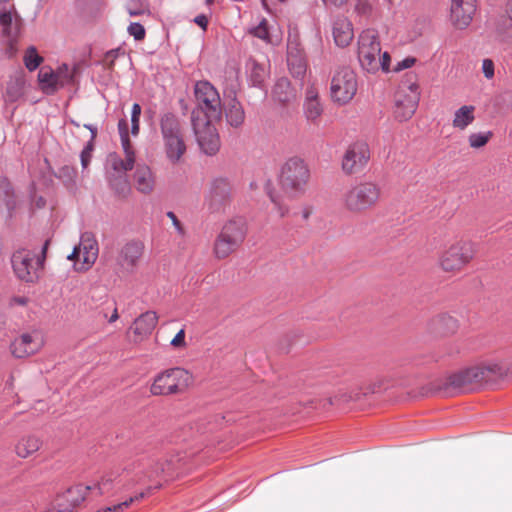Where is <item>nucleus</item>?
Segmentation results:
<instances>
[{
    "instance_id": "09e8293b",
    "label": "nucleus",
    "mask_w": 512,
    "mask_h": 512,
    "mask_svg": "<svg viewBox=\"0 0 512 512\" xmlns=\"http://www.w3.org/2000/svg\"><path fill=\"white\" fill-rule=\"evenodd\" d=\"M166 215L171 220V222H172L175 230L177 231V233L179 235L183 236L185 234V229H184L182 223L180 222V220L175 215V213L172 212V211H169V212H167Z\"/></svg>"
},
{
    "instance_id": "9d476101",
    "label": "nucleus",
    "mask_w": 512,
    "mask_h": 512,
    "mask_svg": "<svg viewBox=\"0 0 512 512\" xmlns=\"http://www.w3.org/2000/svg\"><path fill=\"white\" fill-rule=\"evenodd\" d=\"M358 81L356 73L349 67L337 69L331 78L330 95L334 103L346 105L357 93Z\"/></svg>"
},
{
    "instance_id": "a211bd4d",
    "label": "nucleus",
    "mask_w": 512,
    "mask_h": 512,
    "mask_svg": "<svg viewBox=\"0 0 512 512\" xmlns=\"http://www.w3.org/2000/svg\"><path fill=\"white\" fill-rule=\"evenodd\" d=\"M90 490H92L91 486H85L83 484L75 485L55 498L54 508L58 512H73V510L85 500Z\"/></svg>"
},
{
    "instance_id": "39448f33",
    "label": "nucleus",
    "mask_w": 512,
    "mask_h": 512,
    "mask_svg": "<svg viewBox=\"0 0 512 512\" xmlns=\"http://www.w3.org/2000/svg\"><path fill=\"white\" fill-rule=\"evenodd\" d=\"M194 383L193 374L183 367L161 371L153 378L150 393L154 396H171L184 393Z\"/></svg>"
},
{
    "instance_id": "f3484780",
    "label": "nucleus",
    "mask_w": 512,
    "mask_h": 512,
    "mask_svg": "<svg viewBox=\"0 0 512 512\" xmlns=\"http://www.w3.org/2000/svg\"><path fill=\"white\" fill-rule=\"evenodd\" d=\"M370 159V150L367 143L357 141L351 144L342 158V170L347 175L360 172Z\"/></svg>"
},
{
    "instance_id": "a19ab883",
    "label": "nucleus",
    "mask_w": 512,
    "mask_h": 512,
    "mask_svg": "<svg viewBox=\"0 0 512 512\" xmlns=\"http://www.w3.org/2000/svg\"><path fill=\"white\" fill-rule=\"evenodd\" d=\"M141 115V106L138 103L133 104L131 113V133L136 136L139 133V123Z\"/></svg>"
},
{
    "instance_id": "c03bdc74",
    "label": "nucleus",
    "mask_w": 512,
    "mask_h": 512,
    "mask_svg": "<svg viewBox=\"0 0 512 512\" xmlns=\"http://www.w3.org/2000/svg\"><path fill=\"white\" fill-rule=\"evenodd\" d=\"M128 32L132 35L136 40H142L145 37V29L139 23H131L128 26Z\"/></svg>"
},
{
    "instance_id": "4468645a",
    "label": "nucleus",
    "mask_w": 512,
    "mask_h": 512,
    "mask_svg": "<svg viewBox=\"0 0 512 512\" xmlns=\"http://www.w3.org/2000/svg\"><path fill=\"white\" fill-rule=\"evenodd\" d=\"M45 345V338L40 330L33 329L22 332L10 343L13 357L25 359L38 354Z\"/></svg>"
},
{
    "instance_id": "0eeeda50",
    "label": "nucleus",
    "mask_w": 512,
    "mask_h": 512,
    "mask_svg": "<svg viewBox=\"0 0 512 512\" xmlns=\"http://www.w3.org/2000/svg\"><path fill=\"white\" fill-rule=\"evenodd\" d=\"M310 180V169L304 159L290 157L281 168L280 186L290 197H298L305 193Z\"/></svg>"
},
{
    "instance_id": "423d86ee",
    "label": "nucleus",
    "mask_w": 512,
    "mask_h": 512,
    "mask_svg": "<svg viewBox=\"0 0 512 512\" xmlns=\"http://www.w3.org/2000/svg\"><path fill=\"white\" fill-rule=\"evenodd\" d=\"M160 131L167 159L172 164L181 162L187 146L179 119L172 113L164 114L160 119Z\"/></svg>"
},
{
    "instance_id": "412c9836",
    "label": "nucleus",
    "mask_w": 512,
    "mask_h": 512,
    "mask_svg": "<svg viewBox=\"0 0 512 512\" xmlns=\"http://www.w3.org/2000/svg\"><path fill=\"white\" fill-rule=\"evenodd\" d=\"M158 323V316L154 311H146L138 316L132 323L129 331L132 333V341L140 343L145 340L155 329Z\"/></svg>"
},
{
    "instance_id": "864d4df0",
    "label": "nucleus",
    "mask_w": 512,
    "mask_h": 512,
    "mask_svg": "<svg viewBox=\"0 0 512 512\" xmlns=\"http://www.w3.org/2000/svg\"><path fill=\"white\" fill-rule=\"evenodd\" d=\"M194 22L203 30L207 29L208 19L205 15H198L197 17H195Z\"/></svg>"
},
{
    "instance_id": "2f4dec72",
    "label": "nucleus",
    "mask_w": 512,
    "mask_h": 512,
    "mask_svg": "<svg viewBox=\"0 0 512 512\" xmlns=\"http://www.w3.org/2000/svg\"><path fill=\"white\" fill-rule=\"evenodd\" d=\"M0 24L2 26L3 35L10 41L15 40L20 27L18 17L13 18L11 12H3L0 14Z\"/></svg>"
},
{
    "instance_id": "f704fd0d",
    "label": "nucleus",
    "mask_w": 512,
    "mask_h": 512,
    "mask_svg": "<svg viewBox=\"0 0 512 512\" xmlns=\"http://www.w3.org/2000/svg\"><path fill=\"white\" fill-rule=\"evenodd\" d=\"M23 61L29 71L36 70L43 62V57L40 56L34 46H30L24 53Z\"/></svg>"
},
{
    "instance_id": "7ed1b4c3",
    "label": "nucleus",
    "mask_w": 512,
    "mask_h": 512,
    "mask_svg": "<svg viewBox=\"0 0 512 512\" xmlns=\"http://www.w3.org/2000/svg\"><path fill=\"white\" fill-rule=\"evenodd\" d=\"M358 59L361 67L368 73L375 74L378 71L388 72L390 55L381 51V45L377 31L364 30L358 39Z\"/></svg>"
},
{
    "instance_id": "13d9d810",
    "label": "nucleus",
    "mask_w": 512,
    "mask_h": 512,
    "mask_svg": "<svg viewBox=\"0 0 512 512\" xmlns=\"http://www.w3.org/2000/svg\"><path fill=\"white\" fill-rule=\"evenodd\" d=\"M505 12L508 16V18L511 20L512 22V0H508L507 3H506V9H505Z\"/></svg>"
},
{
    "instance_id": "6e6552de",
    "label": "nucleus",
    "mask_w": 512,
    "mask_h": 512,
    "mask_svg": "<svg viewBox=\"0 0 512 512\" xmlns=\"http://www.w3.org/2000/svg\"><path fill=\"white\" fill-rule=\"evenodd\" d=\"M476 252L474 242L457 239L441 251L438 257V265L446 273H459L474 259Z\"/></svg>"
},
{
    "instance_id": "3c124183",
    "label": "nucleus",
    "mask_w": 512,
    "mask_h": 512,
    "mask_svg": "<svg viewBox=\"0 0 512 512\" xmlns=\"http://www.w3.org/2000/svg\"><path fill=\"white\" fill-rule=\"evenodd\" d=\"M110 483H111V478H106V477H103L102 480L96 484H94L92 487V490L93 489H97L98 490V494H104L105 492H107L109 489H110Z\"/></svg>"
},
{
    "instance_id": "49530a36",
    "label": "nucleus",
    "mask_w": 512,
    "mask_h": 512,
    "mask_svg": "<svg viewBox=\"0 0 512 512\" xmlns=\"http://www.w3.org/2000/svg\"><path fill=\"white\" fill-rule=\"evenodd\" d=\"M482 72L486 79L490 80L494 77V63L491 59H484L482 62Z\"/></svg>"
},
{
    "instance_id": "a18cd8bd",
    "label": "nucleus",
    "mask_w": 512,
    "mask_h": 512,
    "mask_svg": "<svg viewBox=\"0 0 512 512\" xmlns=\"http://www.w3.org/2000/svg\"><path fill=\"white\" fill-rule=\"evenodd\" d=\"M170 344L174 348H185L187 346V343L185 340V330L184 329L179 330L178 333L171 340Z\"/></svg>"
},
{
    "instance_id": "7c9ffc66",
    "label": "nucleus",
    "mask_w": 512,
    "mask_h": 512,
    "mask_svg": "<svg viewBox=\"0 0 512 512\" xmlns=\"http://www.w3.org/2000/svg\"><path fill=\"white\" fill-rule=\"evenodd\" d=\"M38 81L41 90L46 94H53L62 88L57 75L51 68H42L38 73Z\"/></svg>"
},
{
    "instance_id": "bf43d9fd",
    "label": "nucleus",
    "mask_w": 512,
    "mask_h": 512,
    "mask_svg": "<svg viewBox=\"0 0 512 512\" xmlns=\"http://www.w3.org/2000/svg\"><path fill=\"white\" fill-rule=\"evenodd\" d=\"M279 210H280V215L281 216H284L287 213V209L286 208L280 207Z\"/></svg>"
},
{
    "instance_id": "ea45409f",
    "label": "nucleus",
    "mask_w": 512,
    "mask_h": 512,
    "mask_svg": "<svg viewBox=\"0 0 512 512\" xmlns=\"http://www.w3.org/2000/svg\"><path fill=\"white\" fill-rule=\"evenodd\" d=\"M55 72L62 87L73 81L75 69L70 70L66 64L60 66Z\"/></svg>"
},
{
    "instance_id": "c85d7f7f",
    "label": "nucleus",
    "mask_w": 512,
    "mask_h": 512,
    "mask_svg": "<svg viewBox=\"0 0 512 512\" xmlns=\"http://www.w3.org/2000/svg\"><path fill=\"white\" fill-rule=\"evenodd\" d=\"M221 232L227 234L238 245H241L246 236V223L242 218L231 219L224 224Z\"/></svg>"
},
{
    "instance_id": "393cba45",
    "label": "nucleus",
    "mask_w": 512,
    "mask_h": 512,
    "mask_svg": "<svg viewBox=\"0 0 512 512\" xmlns=\"http://www.w3.org/2000/svg\"><path fill=\"white\" fill-rule=\"evenodd\" d=\"M287 63L291 74L296 78H301L306 72V61L301 50L297 45L288 46Z\"/></svg>"
},
{
    "instance_id": "f8f14e48",
    "label": "nucleus",
    "mask_w": 512,
    "mask_h": 512,
    "mask_svg": "<svg viewBox=\"0 0 512 512\" xmlns=\"http://www.w3.org/2000/svg\"><path fill=\"white\" fill-rule=\"evenodd\" d=\"M217 120L192 117V127L200 149L207 155H215L220 149V138L214 126Z\"/></svg>"
},
{
    "instance_id": "6e6d98bb",
    "label": "nucleus",
    "mask_w": 512,
    "mask_h": 512,
    "mask_svg": "<svg viewBox=\"0 0 512 512\" xmlns=\"http://www.w3.org/2000/svg\"><path fill=\"white\" fill-rule=\"evenodd\" d=\"M12 302L16 305L25 306L28 303V299L26 297H14Z\"/></svg>"
},
{
    "instance_id": "9b49d317",
    "label": "nucleus",
    "mask_w": 512,
    "mask_h": 512,
    "mask_svg": "<svg viewBox=\"0 0 512 512\" xmlns=\"http://www.w3.org/2000/svg\"><path fill=\"white\" fill-rule=\"evenodd\" d=\"M48 246L46 241L42 250V259H35L32 251L21 249L13 253L11 264L13 271L18 279L26 283H33L38 279V270L45 259V253Z\"/></svg>"
},
{
    "instance_id": "cd10ccee",
    "label": "nucleus",
    "mask_w": 512,
    "mask_h": 512,
    "mask_svg": "<svg viewBox=\"0 0 512 512\" xmlns=\"http://www.w3.org/2000/svg\"><path fill=\"white\" fill-rule=\"evenodd\" d=\"M42 441L35 435H26L19 439L15 445V453L18 457L26 459L40 450Z\"/></svg>"
},
{
    "instance_id": "f03ea898",
    "label": "nucleus",
    "mask_w": 512,
    "mask_h": 512,
    "mask_svg": "<svg viewBox=\"0 0 512 512\" xmlns=\"http://www.w3.org/2000/svg\"><path fill=\"white\" fill-rule=\"evenodd\" d=\"M118 130L125 157L121 158L119 155L113 153L108 156L107 163L114 172L119 174L114 179H110L111 186L118 195L126 196L130 192V186L125 172L133 168L135 163V153L129 139L128 124L126 120L122 119L119 121Z\"/></svg>"
},
{
    "instance_id": "a878e982",
    "label": "nucleus",
    "mask_w": 512,
    "mask_h": 512,
    "mask_svg": "<svg viewBox=\"0 0 512 512\" xmlns=\"http://www.w3.org/2000/svg\"><path fill=\"white\" fill-rule=\"evenodd\" d=\"M353 28L351 23L345 19H337L333 26V37L335 43L340 47H346L353 39Z\"/></svg>"
},
{
    "instance_id": "680f3d73",
    "label": "nucleus",
    "mask_w": 512,
    "mask_h": 512,
    "mask_svg": "<svg viewBox=\"0 0 512 512\" xmlns=\"http://www.w3.org/2000/svg\"><path fill=\"white\" fill-rule=\"evenodd\" d=\"M37 205H38L39 207H41V206H43V205H44V202H43L42 200H40V201L37 203Z\"/></svg>"
},
{
    "instance_id": "e2e57ef3",
    "label": "nucleus",
    "mask_w": 512,
    "mask_h": 512,
    "mask_svg": "<svg viewBox=\"0 0 512 512\" xmlns=\"http://www.w3.org/2000/svg\"><path fill=\"white\" fill-rule=\"evenodd\" d=\"M214 0H206L207 4H211Z\"/></svg>"
},
{
    "instance_id": "6ab92c4d",
    "label": "nucleus",
    "mask_w": 512,
    "mask_h": 512,
    "mask_svg": "<svg viewBox=\"0 0 512 512\" xmlns=\"http://www.w3.org/2000/svg\"><path fill=\"white\" fill-rule=\"evenodd\" d=\"M476 11V0H451L450 20L458 29L466 28Z\"/></svg>"
},
{
    "instance_id": "e433bc0d",
    "label": "nucleus",
    "mask_w": 512,
    "mask_h": 512,
    "mask_svg": "<svg viewBox=\"0 0 512 512\" xmlns=\"http://www.w3.org/2000/svg\"><path fill=\"white\" fill-rule=\"evenodd\" d=\"M25 80L22 77L11 81L7 87V97L11 101L17 100L24 93Z\"/></svg>"
},
{
    "instance_id": "4c0bfd02",
    "label": "nucleus",
    "mask_w": 512,
    "mask_h": 512,
    "mask_svg": "<svg viewBox=\"0 0 512 512\" xmlns=\"http://www.w3.org/2000/svg\"><path fill=\"white\" fill-rule=\"evenodd\" d=\"M249 67H250V76H251V79L254 82V84H256V85L261 84L266 77L265 67L255 61H250Z\"/></svg>"
},
{
    "instance_id": "4be33fe9",
    "label": "nucleus",
    "mask_w": 512,
    "mask_h": 512,
    "mask_svg": "<svg viewBox=\"0 0 512 512\" xmlns=\"http://www.w3.org/2000/svg\"><path fill=\"white\" fill-rule=\"evenodd\" d=\"M133 185L138 192L149 195L156 186V177L152 169L146 164H138L133 174Z\"/></svg>"
},
{
    "instance_id": "603ef678",
    "label": "nucleus",
    "mask_w": 512,
    "mask_h": 512,
    "mask_svg": "<svg viewBox=\"0 0 512 512\" xmlns=\"http://www.w3.org/2000/svg\"><path fill=\"white\" fill-rule=\"evenodd\" d=\"M416 62V59L413 57H407L403 59L402 61L398 62L396 67L394 68L395 71H401L403 69H407L412 67Z\"/></svg>"
},
{
    "instance_id": "dca6fc26",
    "label": "nucleus",
    "mask_w": 512,
    "mask_h": 512,
    "mask_svg": "<svg viewBox=\"0 0 512 512\" xmlns=\"http://www.w3.org/2000/svg\"><path fill=\"white\" fill-rule=\"evenodd\" d=\"M497 366H473L456 373L448 378V383L453 388L469 389L474 384H479L489 377V374L496 372Z\"/></svg>"
},
{
    "instance_id": "de8ad7c7",
    "label": "nucleus",
    "mask_w": 512,
    "mask_h": 512,
    "mask_svg": "<svg viewBox=\"0 0 512 512\" xmlns=\"http://www.w3.org/2000/svg\"><path fill=\"white\" fill-rule=\"evenodd\" d=\"M119 52H120V50H119V49H115V50H110L109 52H107V53L105 54V57H104L103 62H104V65H105L108 69H110V70H112V69H113V67H114V61H115V59L118 57Z\"/></svg>"
},
{
    "instance_id": "72a5a7b5",
    "label": "nucleus",
    "mask_w": 512,
    "mask_h": 512,
    "mask_svg": "<svg viewBox=\"0 0 512 512\" xmlns=\"http://www.w3.org/2000/svg\"><path fill=\"white\" fill-rule=\"evenodd\" d=\"M160 486L156 487H148L145 491L130 497L129 499L125 500L124 502H121L119 504L113 505L111 507H106V512H124L126 509H128L133 503L140 502L145 497L151 495L155 489H159Z\"/></svg>"
},
{
    "instance_id": "69168bd1",
    "label": "nucleus",
    "mask_w": 512,
    "mask_h": 512,
    "mask_svg": "<svg viewBox=\"0 0 512 512\" xmlns=\"http://www.w3.org/2000/svg\"><path fill=\"white\" fill-rule=\"evenodd\" d=\"M9 0H0V2H8Z\"/></svg>"
},
{
    "instance_id": "b1692460",
    "label": "nucleus",
    "mask_w": 512,
    "mask_h": 512,
    "mask_svg": "<svg viewBox=\"0 0 512 512\" xmlns=\"http://www.w3.org/2000/svg\"><path fill=\"white\" fill-rule=\"evenodd\" d=\"M304 113L306 118L313 123H315L323 113V107L319 100L318 91L313 87L306 91Z\"/></svg>"
},
{
    "instance_id": "8fccbe9b",
    "label": "nucleus",
    "mask_w": 512,
    "mask_h": 512,
    "mask_svg": "<svg viewBox=\"0 0 512 512\" xmlns=\"http://www.w3.org/2000/svg\"><path fill=\"white\" fill-rule=\"evenodd\" d=\"M284 88H289V82L286 79H281L277 82L274 88V93L278 95L280 101L285 102L289 99V96L286 94L281 96L279 90H283Z\"/></svg>"
},
{
    "instance_id": "ddd939ff",
    "label": "nucleus",
    "mask_w": 512,
    "mask_h": 512,
    "mask_svg": "<svg viewBox=\"0 0 512 512\" xmlns=\"http://www.w3.org/2000/svg\"><path fill=\"white\" fill-rule=\"evenodd\" d=\"M98 243L90 233L82 234L80 242L74 247L67 258L74 262V269L78 272L88 271L98 257Z\"/></svg>"
},
{
    "instance_id": "79ce46f5",
    "label": "nucleus",
    "mask_w": 512,
    "mask_h": 512,
    "mask_svg": "<svg viewBox=\"0 0 512 512\" xmlns=\"http://www.w3.org/2000/svg\"><path fill=\"white\" fill-rule=\"evenodd\" d=\"M128 13L132 16L144 14L147 11V6L141 1L130 0L127 3Z\"/></svg>"
},
{
    "instance_id": "2eb2a0df",
    "label": "nucleus",
    "mask_w": 512,
    "mask_h": 512,
    "mask_svg": "<svg viewBox=\"0 0 512 512\" xmlns=\"http://www.w3.org/2000/svg\"><path fill=\"white\" fill-rule=\"evenodd\" d=\"M144 243L131 240L122 245L116 256V270L122 275L133 274L144 254Z\"/></svg>"
},
{
    "instance_id": "1a4fd4ad",
    "label": "nucleus",
    "mask_w": 512,
    "mask_h": 512,
    "mask_svg": "<svg viewBox=\"0 0 512 512\" xmlns=\"http://www.w3.org/2000/svg\"><path fill=\"white\" fill-rule=\"evenodd\" d=\"M194 93L197 107L193 110L192 117L220 120L222 105L216 88L207 81H199L195 85Z\"/></svg>"
},
{
    "instance_id": "58836bf2",
    "label": "nucleus",
    "mask_w": 512,
    "mask_h": 512,
    "mask_svg": "<svg viewBox=\"0 0 512 512\" xmlns=\"http://www.w3.org/2000/svg\"><path fill=\"white\" fill-rule=\"evenodd\" d=\"M85 127H87L91 131V138H90V141L88 142V144L86 145V147L81 152V164H82L83 168H86L90 163L91 153L93 150L92 142L95 139L96 133H97V130L95 128H92L91 126H87V125H85Z\"/></svg>"
},
{
    "instance_id": "37998d69",
    "label": "nucleus",
    "mask_w": 512,
    "mask_h": 512,
    "mask_svg": "<svg viewBox=\"0 0 512 512\" xmlns=\"http://www.w3.org/2000/svg\"><path fill=\"white\" fill-rule=\"evenodd\" d=\"M254 36L269 41V32L266 20H262L257 27H255L252 31Z\"/></svg>"
},
{
    "instance_id": "f257e3e1",
    "label": "nucleus",
    "mask_w": 512,
    "mask_h": 512,
    "mask_svg": "<svg viewBox=\"0 0 512 512\" xmlns=\"http://www.w3.org/2000/svg\"><path fill=\"white\" fill-rule=\"evenodd\" d=\"M381 187L372 181H362L348 187L341 195L340 203L352 216H363L373 210L381 200Z\"/></svg>"
},
{
    "instance_id": "c9c22d12",
    "label": "nucleus",
    "mask_w": 512,
    "mask_h": 512,
    "mask_svg": "<svg viewBox=\"0 0 512 512\" xmlns=\"http://www.w3.org/2000/svg\"><path fill=\"white\" fill-rule=\"evenodd\" d=\"M492 137L491 131L471 133L468 136V143L472 149H480L486 146Z\"/></svg>"
},
{
    "instance_id": "aec40b11",
    "label": "nucleus",
    "mask_w": 512,
    "mask_h": 512,
    "mask_svg": "<svg viewBox=\"0 0 512 512\" xmlns=\"http://www.w3.org/2000/svg\"><path fill=\"white\" fill-rule=\"evenodd\" d=\"M231 185L223 178L214 179L206 196V202L212 211L221 210L230 200Z\"/></svg>"
},
{
    "instance_id": "c756f323",
    "label": "nucleus",
    "mask_w": 512,
    "mask_h": 512,
    "mask_svg": "<svg viewBox=\"0 0 512 512\" xmlns=\"http://www.w3.org/2000/svg\"><path fill=\"white\" fill-rule=\"evenodd\" d=\"M239 246L227 234L220 232L215 240L213 252L218 259H224L235 252Z\"/></svg>"
},
{
    "instance_id": "5701e85b",
    "label": "nucleus",
    "mask_w": 512,
    "mask_h": 512,
    "mask_svg": "<svg viewBox=\"0 0 512 512\" xmlns=\"http://www.w3.org/2000/svg\"><path fill=\"white\" fill-rule=\"evenodd\" d=\"M429 331L437 336H449L457 332L458 320L448 314H439L428 323Z\"/></svg>"
},
{
    "instance_id": "bb28decb",
    "label": "nucleus",
    "mask_w": 512,
    "mask_h": 512,
    "mask_svg": "<svg viewBox=\"0 0 512 512\" xmlns=\"http://www.w3.org/2000/svg\"><path fill=\"white\" fill-rule=\"evenodd\" d=\"M475 106L463 105L455 110L452 126L456 130L464 131L475 121Z\"/></svg>"
},
{
    "instance_id": "5fc2aeb1",
    "label": "nucleus",
    "mask_w": 512,
    "mask_h": 512,
    "mask_svg": "<svg viewBox=\"0 0 512 512\" xmlns=\"http://www.w3.org/2000/svg\"><path fill=\"white\" fill-rule=\"evenodd\" d=\"M119 319V313L116 305H113L111 309V315L108 318V323L112 324Z\"/></svg>"
},
{
    "instance_id": "4d7b16f0",
    "label": "nucleus",
    "mask_w": 512,
    "mask_h": 512,
    "mask_svg": "<svg viewBox=\"0 0 512 512\" xmlns=\"http://www.w3.org/2000/svg\"><path fill=\"white\" fill-rule=\"evenodd\" d=\"M301 213H302L303 219L307 220L311 216V214L313 213V209L310 206H306V207H304L302 209Z\"/></svg>"
},
{
    "instance_id": "0e129e2a",
    "label": "nucleus",
    "mask_w": 512,
    "mask_h": 512,
    "mask_svg": "<svg viewBox=\"0 0 512 512\" xmlns=\"http://www.w3.org/2000/svg\"><path fill=\"white\" fill-rule=\"evenodd\" d=\"M96 512H106V509L104 508V509H102V510H98V511H96Z\"/></svg>"
},
{
    "instance_id": "20e7f679",
    "label": "nucleus",
    "mask_w": 512,
    "mask_h": 512,
    "mask_svg": "<svg viewBox=\"0 0 512 512\" xmlns=\"http://www.w3.org/2000/svg\"><path fill=\"white\" fill-rule=\"evenodd\" d=\"M420 100L417 76L407 73L394 94L393 117L405 122L415 114Z\"/></svg>"
},
{
    "instance_id": "052dcab7",
    "label": "nucleus",
    "mask_w": 512,
    "mask_h": 512,
    "mask_svg": "<svg viewBox=\"0 0 512 512\" xmlns=\"http://www.w3.org/2000/svg\"><path fill=\"white\" fill-rule=\"evenodd\" d=\"M101 313H102L103 317L108 320V318H109L108 314L105 311H102Z\"/></svg>"
},
{
    "instance_id": "473e14b6",
    "label": "nucleus",
    "mask_w": 512,
    "mask_h": 512,
    "mask_svg": "<svg viewBox=\"0 0 512 512\" xmlns=\"http://www.w3.org/2000/svg\"><path fill=\"white\" fill-rule=\"evenodd\" d=\"M227 122L233 127H239L243 124L245 119L244 110L241 104L236 100L232 99L225 110Z\"/></svg>"
}]
</instances>
